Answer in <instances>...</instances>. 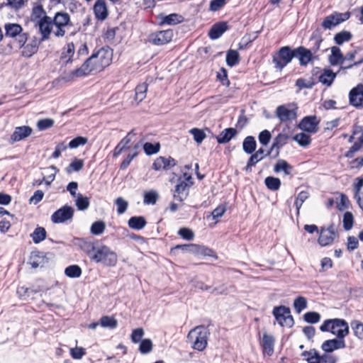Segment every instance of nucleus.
<instances>
[{"instance_id":"52","label":"nucleus","mask_w":363,"mask_h":363,"mask_svg":"<svg viewBox=\"0 0 363 363\" xmlns=\"http://www.w3.org/2000/svg\"><path fill=\"white\" fill-rule=\"evenodd\" d=\"M100 325L104 328L113 329L117 327L118 321L113 317L105 315L101 317Z\"/></svg>"},{"instance_id":"48","label":"nucleus","mask_w":363,"mask_h":363,"mask_svg":"<svg viewBox=\"0 0 363 363\" xmlns=\"http://www.w3.org/2000/svg\"><path fill=\"white\" fill-rule=\"evenodd\" d=\"M350 325L355 337L363 341V323L359 320H354L351 322Z\"/></svg>"},{"instance_id":"35","label":"nucleus","mask_w":363,"mask_h":363,"mask_svg":"<svg viewBox=\"0 0 363 363\" xmlns=\"http://www.w3.org/2000/svg\"><path fill=\"white\" fill-rule=\"evenodd\" d=\"M274 339L273 336L269 335L267 334H264L262 338V348L263 350L267 353V354L271 355L274 351Z\"/></svg>"},{"instance_id":"53","label":"nucleus","mask_w":363,"mask_h":363,"mask_svg":"<svg viewBox=\"0 0 363 363\" xmlns=\"http://www.w3.org/2000/svg\"><path fill=\"white\" fill-rule=\"evenodd\" d=\"M65 274L70 278H78L82 274V269L78 265H71L67 267L65 270Z\"/></svg>"},{"instance_id":"17","label":"nucleus","mask_w":363,"mask_h":363,"mask_svg":"<svg viewBox=\"0 0 363 363\" xmlns=\"http://www.w3.org/2000/svg\"><path fill=\"white\" fill-rule=\"evenodd\" d=\"M350 102L355 106L359 107L363 104V85L359 84L350 91Z\"/></svg>"},{"instance_id":"31","label":"nucleus","mask_w":363,"mask_h":363,"mask_svg":"<svg viewBox=\"0 0 363 363\" xmlns=\"http://www.w3.org/2000/svg\"><path fill=\"white\" fill-rule=\"evenodd\" d=\"M187 247L190 248V252H192L196 255H201L204 256H213V251L206 247L203 245H199L196 244H191V245L187 246Z\"/></svg>"},{"instance_id":"13","label":"nucleus","mask_w":363,"mask_h":363,"mask_svg":"<svg viewBox=\"0 0 363 363\" xmlns=\"http://www.w3.org/2000/svg\"><path fill=\"white\" fill-rule=\"evenodd\" d=\"M173 38L172 30H161L149 35V42L155 45H162L169 43Z\"/></svg>"},{"instance_id":"23","label":"nucleus","mask_w":363,"mask_h":363,"mask_svg":"<svg viewBox=\"0 0 363 363\" xmlns=\"http://www.w3.org/2000/svg\"><path fill=\"white\" fill-rule=\"evenodd\" d=\"M32 131V128L29 126L23 125L16 127L11 136V140L13 143L22 140L30 136Z\"/></svg>"},{"instance_id":"28","label":"nucleus","mask_w":363,"mask_h":363,"mask_svg":"<svg viewBox=\"0 0 363 363\" xmlns=\"http://www.w3.org/2000/svg\"><path fill=\"white\" fill-rule=\"evenodd\" d=\"M228 29V25L225 22L216 23L211 28L208 35L212 40L220 38L222 34Z\"/></svg>"},{"instance_id":"41","label":"nucleus","mask_w":363,"mask_h":363,"mask_svg":"<svg viewBox=\"0 0 363 363\" xmlns=\"http://www.w3.org/2000/svg\"><path fill=\"white\" fill-rule=\"evenodd\" d=\"M52 20L58 21V23L63 24L67 27H72V23L70 20V16L66 12H57Z\"/></svg>"},{"instance_id":"34","label":"nucleus","mask_w":363,"mask_h":363,"mask_svg":"<svg viewBox=\"0 0 363 363\" xmlns=\"http://www.w3.org/2000/svg\"><path fill=\"white\" fill-rule=\"evenodd\" d=\"M336 77V73L332 70L327 69H324L323 72L319 76V82L323 84L330 86Z\"/></svg>"},{"instance_id":"43","label":"nucleus","mask_w":363,"mask_h":363,"mask_svg":"<svg viewBox=\"0 0 363 363\" xmlns=\"http://www.w3.org/2000/svg\"><path fill=\"white\" fill-rule=\"evenodd\" d=\"M53 23V35L57 38L64 37L69 27L58 23V21L52 20Z\"/></svg>"},{"instance_id":"45","label":"nucleus","mask_w":363,"mask_h":363,"mask_svg":"<svg viewBox=\"0 0 363 363\" xmlns=\"http://www.w3.org/2000/svg\"><path fill=\"white\" fill-rule=\"evenodd\" d=\"M33 241L35 243H39L44 240L46 238V230L43 227H38L33 233L30 234Z\"/></svg>"},{"instance_id":"12","label":"nucleus","mask_w":363,"mask_h":363,"mask_svg":"<svg viewBox=\"0 0 363 363\" xmlns=\"http://www.w3.org/2000/svg\"><path fill=\"white\" fill-rule=\"evenodd\" d=\"M73 216V208L69 206H64L52 215L51 220L54 223H62L72 220Z\"/></svg>"},{"instance_id":"54","label":"nucleus","mask_w":363,"mask_h":363,"mask_svg":"<svg viewBox=\"0 0 363 363\" xmlns=\"http://www.w3.org/2000/svg\"><path fill=\"white\" fill-rule=\"evenodd\" d=\"M264 183L267 187L272 191H277L281 186V181L279 178L268 177L265 179Z\"/></svg>"},{"instance_id":"61","label":"nucleus","mask_w":363,"mask_h":363,"mask_svg":"<svg viewBox=\"0 0 363 363\" xmlns=\"http://www.w3.org/2000/svg\"><path fill=\"white\" fill-rule=\"evenodd\" d=\"M115 204L117 206V213L119 215L124 213L128 206V203L122 197H118L115 201Z\"/></svg>"},{"instance_id":"50","label":"nucleus","mask_w":363,"mask_h":363,"mask_svg":"<svg viewBox=\"0 0 363 363\" xmlns=\"http://www.w3.org/2000/svg\"><path fill=\"white\" fill-rule=\"evenodd\" d=\"M139 147L140 146L138 144L135 145L132 152L128 154L125 159L121 164V169H125L128 167L131 161L138 155V149L139 148Z\"/></svg>"},{"instance_id":"21","label":"nucleus","mask_w":363,"mask_h":363,"mask_svg":"<svg viewBox=\"0 0 363 363\" xmlns=\"http://www.w3.org/2000/svg\"><path fill=\"white\" fill-rule=\"evenodd\" d=\"M94 12L96 18L100 21L106 19L108 15L106 0H96L94 6Z\"/></svg>"},{"instance_id":"30","label":"nucleus","mask_w":363,"mask_h":363,"mask_svg":"<svg viewBox=\"0 0 363 363\" xmlns=\"http://www.w3.org/2000/svg\"><path fill=\"white\" fill-rule=\"evenodd\" d=\"M161 24L162 25H176L184 21L182 16L177 13H171L169 15H160Z\"/></svg>"},{"instance_id":"64","label":"nucleus","mask_w":363,"mask_h":363,"mask_svg":"<svg viewBox=\"0 0 363 363\" xmlns=\"http://www.w3.org/2000/svg\"><path fill=\"white\" fill-rule=\"evenodd\" d=\"M189 133L193 135L194 140L197 143H201L206 136L203 130L196 128L191 129Z\"/></svg>"},{"instance_id":"1","label":"nucleus","mask_w":363,"mask_h":363,"mask_svg":"<svg viewBox=\"0 0 363 363\" xmlns=\"http://www.w3.org/2000/svg\"><path fill=\"white\" fill-rule=\"evenodd\" d=\"M112 57L113 53L111 49L102 48L93 53L79 68L70 72L67 77L69 79H74L91 72H99L111 64Z\"/></svg>"},{"instance_id":"2","label":"nucleus","mask_w":363,"mask_h":363,"mask_svg":"<svg viewBox=\"0 0 363 363\" xmlns=\"http://www.w3.org/2000/svg\"><path fill=\"white\" fill-rule=\"evenodd\" d=\"M320 330L323 332H330L337 338L343 339L349 334L347 323L340 318L328 319L320 325Z\"/></svg>"},{"instance_id":"26","label":"nucleus","mask_w":363,"mask_h":363,"mask_svg":"<svg viewBox=\"0 0 363 363\" xmlns=\"http://www.w3.org/2000/svg\"><path fill=\"white\" fill-rule=\"evenodd\" d=\"M289 137L282 133H279L274 139L272 145L270 150L267 152V155H270L274 150H276L275 156L279 155V150L286 143Z\"/></svg>"},{"instance_id":"20","label":"nucleus","mask_w":363,"mask_h":363,"mask_svg":"<svg viewBox=\"0 0 363 363\" xmlns=\"http://www.w3.org/2000/svg\"><path fill=\"white\" fill-rule=\"evenodd\" d=\"M345 346L343 339L337 338L325 340L322 344L321 348L326 352H332L335 350L343 349Z\"/></svg>"},{"instance_id":"16","label":"nucleus","mask_w":363,"mask_h":363,"mask_svg":"<svg viewBox=\"0 0 363 363\" xmlns=\"http://www.w3.org/2000/svg\"><path fill=\"white\" fill-rule=\"evenodd\" d=\"M294 57L298 59L300 65L306 66L313 59V52L303 46L294 50Z\"/></svg>"},{"instance_id":"15","label":"nucleus","mask_w":363,"mask_h":363,"mask_svg":"<svg viewBox=\"0 0 363 363\" xmlns=\"http://www.w3.org/2000/svg\"><path fill=\"white\" fill-rule=\"evenodd\" d=\"M335 238V231L333 225L327 228H322L318 238V243L321 246H327L333 243Z\"/></svg>"},{"instance_id":"55","label":"nucleus","mask_w":363,"mask_h":363,"mask_svg":"<svg viewBox=\"0 0 363 363\" xmlns=\"http://www.w3.org/2000/svg\"><path fill=\"white\" fill-rule=\"evenodd\" d=\"M84 167V161L82 160H79L75 158L70 164L66 168V172L68 174L72 173V172H78L82 169Z\"/></svg>"},{"instance_id":"51","label":"nucleus","mask_w":363,"mask_h":363,"mask_svg":"<svg viewBox=\"0 0 363 363\" xmlns=\"http://www.w3.org/2000/svg\"><path fill=\"white\" fill-rule=\"evenodd\" d=\"M106 229V224L103 220L94 222L90 228L91 233L94 235L102 234Z\"/></svg>"},{"instance_id":"40","label":"nucleus","mask_w":363,"mask_h":363,"mask_svg":"<svg viewBox=\"0 0 363 363\" xmlns=\"http://www.w3.org/2000/svg\"><path fill=\"white\" fill-rule=\"evenodd\" d=\"M21 55L25 57H30L34 55L38 50V45L35 41L25 45L21 47Z\"/></svg>"},{"instance_id":"46","label":"nucleus","mask_w":363,"mask_h":363,"mask_svg":"<svg viewBox=\"0 0 363 363\" xmlns=\"http://www.w3.org/2000/svg\"><path fill=\"white\" fill-rule=\"evenodd\" d=\"M240 61L239 53L237 50H230L226 55V63L230 67L236 65Z\"/></svg>"},{"instance_id":"6","label":"nucleus","mask_w":363,"mask_h":363,"mask_svg":"<svg viewBox=\"0 0 363 363\" xmlns=\"http://www.w3.org/2000/svg\"><path fill=\"white\" fill-rule=\"evenodd\" d=\"M5 36L6 38H15L19 48L26 44L28 40V35L23 33V28L20 24L8 23L4 26Z\"/></svg>"},{"instance_id":"58","label":"nucleus","mask_w":363,"mask_h":363,"mask_svg":"<svg viewBox=\"0 0 363 363\" xmlns=\"http://www.w3.org/2000/svg\"><path fill=\"white\" fill-rule=\"evenodd\" d=\"M309 197V193L306 191H301L295 201V206L297 210V214H299L300 208H301L304 201Z\"/></svg>"},{"instance_id":"29","label":"nucleus","mask_w":363,"mask_h":363,"mask_svg":"<svg viewBox=\"0 0 363 363\" xmlns=\"http://www.w3.org/2000/svg\"><path fill=\"white\" fill-rule=\"evenodd\" d=\"M237 134V130L233 128H228L224 129L216 137L217 142L220 144H224L228 143L235 135Z\"/></svg>"},{"instance_id":"5","label":"nucleus","mask_w":363,"mask_h":363,"mask_svg":"<svg viewBox=\"0 0 363 363\" xmlns=\"http://www.w3.org/2000/svg\"><path fill=\"white\" fill-rule=\"evenodd\" d=\"M193 185L192 177L188 173H184L183 177H180L177 180L175 189L173 193V197L176 201L182 202L188 195L189 188Z\"/></svg>"},{"instance_id":"37","label":"nucleus","mask_w":363,"mask_h":363,"mask_svg":"<svg viewBox=\"0 0 363 363\" xmlns=\"http://www.w3.org/2000/svg\"><path fill=\"white\" fill-rule=\"evenodd\" d=\"M301 356L304 357L308 363H321L320 356L314 349L302 352Z\"/></svg>"},{"instance_id":"47","label":"nucleus","mask_w":363,"mask_h":363,"mask_svg":"<svg viewBox=\"0 0 363 363\" xmlns=\"http://www.w3.org/2000/svg\"><path fill=\"white\" fill-rule=\"evenodd\" d=\"M90 202L89 199L86 196H84L82 194H77V199L75 201V205L78 210L84 211L89 206Z\"/></svg>"},{"instance_id":"38","label":"nucleus","mask_w":363,"mask_h":363,"mask_svg":"<svg viewBox=\"0 0 363 363\" xmlns=\"http://www.w3.org/2000/svg\"><path fill=\"white\" fill-rule=\"evenodd\" d=\"M257 143L254 137L247 136L242 143V149L247 154H252L256 149Z\"/></svg>"},{"instance_id":"9","label":"nucleus","mask_w":363,"mask_h":363,"mask_svg":"<svg viewBox=\"0 0 363 363\" xmlns=\"http://www.w3.org/2000/svg\"><path fill=\"white\" fill-rule=\"evenodd\" d=\"M294 57V50H291L288 46L281 48L277 54L273 56V62L275 67L282 69Z\"/></svg>"},{"instance_id":"56","label":"nucleus","mask_w":363,"mask_h":363,"mask_svg":"<svg viewBox=\"0 0 363 363\" xmlns=\"http://www.w3.org/2000/svg\"><path fill=\"white\" fill-rule=\"evenodd\" d=\"M144 335V329L143 328H138L132 331L130 340L135 344L140 343L143 340Z\"/></svg>"},{"instance_id":"60","label":"nucleus","mask_w":363,"mask_h":363,"mask_svg":"<svg viewBox=\"0 0 363 363\" xmlns=\"http://www.w3.org/2000/svg\"><path fill=\"white\" fill-rule=\"evenodd\" d=\"M342 223L345 230H350L352 228L354 217L351 212L347 211L344 213Z\"/></svg>"},{"instance_id":"33","label":"nucleus","mask_w":363,"mask_h":363,"mask_svg":"<svg viewBox=\"0 0 363 363\" xmlns=\"http://www.w3.org/2000/svg\"><path fill=\"white\" fill-rule=\"evenodd\" d=\"M354 196L359 206L363 208V178H358L354 185Z\"/></svg>"},{"instance_id":"7","label":"nucleus","mask_w":363,"mask_h":363,"mask_svg":"<svg viewBox=\"0 0 363 363\" xmlns=\"http://www.w3.org/2000/svg\"><path fill=\"white\" fill-rule=\"evenodd\" d=\"M298 107L294 104L280 105L276 109V116L280 122L285 123L291 121L297 118Z\"/></svg>"},{"instance_id":"10","label":"nucleus","mask_w":363,"mask_h":363,"mask_svg":"<svg viewBox=\"0 0 363 363\" xmlns=\"http://www.w3.org/2000/svg\"><path fill=\"white\" fill-rule=\"evenodd\" d=\"M350 17V12L338 13L334 12L331 15L326 16L323 22L322 26L325 29H332L340 23L347 21Z\"/></svg>"},{"instance_id":"8","label":"nucleus","mask_w":363,"mask_h":363,"mask_svg":"<svg viewBox=\"0 0 363 363\" xmlns=\"http://www.w3.org/2000/svg\"><path fill=\"white\" fill-rule=\"evenodd\" d=\"M272 313L281 327L291 328L294 325V318L289 308L284 306L274 307Z\"/></svg>"},{"instance_id":"3","label":"nucleus","mask_w":363,"mask_h":363,"mask_svg":"<svg viewBox=\"0 0 363 363\" xmlns=\"http://www.w3.org/2000/svg\"><path fill=\"white\" fill-rule=\"evenodd\" d=\"M92 252L91 259L96 263L101 262L105 266L113 267L118 262L117 254L106 245L93 247Z\"/></svg>"},{"instance_id":"24","label":"nucleus","mask_w":363,"mask_h":363,"mask_svg":"<svg viewBox=\"0 0 363 363\" xmlns=\"http://www.w3.org/2000/svg\"><path fill=\"white\" fill-rule=\"evenodd\" d=\"M74 45L73 43H69L62 49L60 58V62L63 65H67L72 62V57L74 55Z\"/></svg>"},{"instance_id":"27","label":"nucleus","mask_w":363,"mask_h":363,"mask_svg":"<svg viewBox=\"0 0 363 363\" xmlns=\"http://www.w3.org/2000/svg\"><path fill=\"white\" fill-rule=\"evenodd\" d=\"M343 57L344 56L338 47L333 46L331 48V54L328 57L331 65H344Z\"/></svg>"},{"instance_id":"59","label":"nucleus","mask_w":363,"mask_h":363,"mask_svg":"<svg viewBox=\"0 0 363 363\" xmlns=\"http://www.w3.org/2000/svg\"><path fill=\"white\" fill-rule=\"evenodd\" d=\"M307 307V300L303 296H298L294 300V308L297 313H301Z\"/></svg>"},{"instance_id":"4","label":"nucleus","mask_w":363,"mask_h":363,"mask_svg":"<svg viewBox=\"0 0 363 363\" xmlns=\"http://www.w3.org/2000/svg\"><path fill=\"white\" fill-rule=\"evenodd\" d=\"M208 331L204 326H196L187 335V341L194 350L203 351L207 346Z\"/></svg>"},{"instance_id":"57","label":"nucleus","mask_w":363,"mask_h":363,"mask_svg":"<svg viewBox=\"0 0 363 363\" xmlns=\"http://www.w3.org/2000/svg\"><path fill=\"white\" fill-rule=\"evenodd\" d=\"M294 140L303 147L308 145L311 141V137L304 133H297L294 137Z\"/></svg>"},{"instance_id":"49","label":"nucleus","mask_w":363,"mask_h":363,"mask_svg":"<svg viewBox=\"0 0 363 363\" xmlns=\"http://www.w3.org/2000/svg\"><path fill=\"white\" fill-rule=\"evenodd\" d=\"M153 349V344L150 339H143L139 345L138 350L143 354L150 353Z\"/></svg>"},{"instance_id":"32","label":"nucleus","mask_w":363,"mask_h":363,"mask_svg":"<svg viewBox=\"0 0 363 363\" xmlns=\"http://www.w3.org/2000/svg\"><path fill=\"white\" fill-rule=\"evenodd\" d=\"M128 224L131 229L140 230L144 228L147 222L143 216H133L128 220Z\"/></svg>"},{"instance_id":"63","label":"nucleus","mask_w":363,"mask_h":363,"mask_svg":"<svg viewBox=\"0 0 363 363\" xmlns=\"http://www.w3.org/2000/svg\"><path fill=\"white\" fill-rule=\"evenodd\" d=\"M158 199V194L155 191H150L144 194V203L155 204Z\"/></svg>"},{"instance_id":"22","label":"nucleus","mask_w":363,"mask_h":363,"mask_svg":"<svg viewBox=\"0 0 363 363\" xmlns=\"http://www.w3.org/2000/svg\"><path fill=\"white\" fill-rule=\"evenodd\" d=\"M175 164L174 160L171 157H159L155 160L152 167L154 169L160 171L162 169H169Z\"/></svg>"},{"instance_id":"25","label":"nucleus","mask_w":363,"mask_h":363,"mask_svg":"<svg viewBox=\"0 0 363 363\" xmlns=\"http://www.w3.org/2000/svg\"><path fill=\"white\" fill-rule=\"evenodd\" d=\"M268 155L267 154L264 155V150L263 148H259L258 150L255 152L250 157L246 167H245V171L247 172H251L252 167L255 166L258 162L261 161L264 158L265 156Z\"/></svg>"},{"instance_id":"11","label":"nucleus","mask_w":363,"mask_h":363,"mask_svg":"<svg viewBox=\"0 0 363 363\" xmlns=\"http://www.w3.org/2000/svg\"><path fill=\"white\" fill-rule=\"evenodd\" d=\"M36 26L38 28L39 33L41 35L40 41H45L50 39V35L53 33V23L52 18L50 16H45L40 21L35 23Z\"/></svg>"},{"instance_id":"62","label":"nucleus","mask_w":363,"mask_h":363,"mask_svg":"<svg viewBox=\"0 0 363 363\" xmlns=\"http://www.w3.org/2000/svg\"><path fill=\"white\" fill-rule=\"evenodd\" d=\"M71 357L74 359H81L86 354V350L82 347H75L69 350Z\"/></svg>"},{"instance_id":"19","label":"nucleus","mask_w":363,"mask_h":363,"mask_svg":"<svg viewBox=\"0 0 363 363\" xmlns=\"http://www.w3.org/2000/svg\"><path fill=\"white\" fill-rule=\"evenodd\" d=\"M359 135V136L357 138V141L352 145V146L346 153L347 157H351L353 153L359 151L361 149L362 146H363V126H355L354 128L353 135Z\"/></svg>"},{"instance_id":"39","label":"nucleus","mask_w":363,"mask_h":363,"mask_svg":"<svg viewBox=\"0 0 363 363\" xmlns=\"http://www.w3.org/2000/svg\"><path fill=\"white\" fill-rule=\"evenodd\" d=\"M45 16H48L46 15L45 11L41 4H38L33 6L31 13L32 21L37 23Z\"/></svg>"},{"instance_id":"36","label":"nucleus","mask_w":363,"mask_h":363,"mask_svg":"<svg viewBox=\"0 0 363 363\" xmlns=\"http://www.w3.org/2000/svg\"><path fill=\"white\" fill-rule=\"evenodd\" d=\"M292 169L293 167L284 160H278L274 168L275 172H279L282 171L286 175L291 174Z\"/></svg>"},{"instance_id":"42","label":"nucleus","mask_w":363,"mask_h":363,"mask_svg":"<svg viewBox=\"0 0 363 363\" xmlns=\"http://www.w3.org/2000/svg\"><path fill=\"white\" fill-rule=\"evenodd\" d=\"M135 91V100L139 104L146 97L147 84L146 83H142L136 86Z\"/></svg>"},{"instance_id":"14","label":"nucleus","mask_w":363,"mask_h":363,"mask_svg":"<svg viewBox=\"0 0 363 363\" xmlns=\"http://www.w3.org/2000/svg\"><path fill=\"white\" fill-rule=\"evenodd\" d=\"M319 122L315 116H306L301 121L298 128L303 131L315 133L318 130Z\"/></svg>"},{"instance_id":"44","label":"nucleus","mask_w":363,"mask_h":363,"mask_svg":"<svg viewBox=\"0 0 363 363\" xmlns=\"http://www.w3.org/2000/svg\"><path fill=\"white\" fill-rule=\"evenodd\" d=\"M352 38V35L350 31L342 30L336 33L334 36V40L336 44L342 45L345 42L350 41Z\"/></svg>"},{"instance_id":"18","label":"nucleus","mask_w":363,"mask_h":363,"mask_svg":"<svg viewBox=\"0 0 363 363\" xmlns=\"http://www.w3.org/2000/svg\"><path fill=\"white\" fill-rule=\"evenodd\" d=\"M135 135L133 130L130 131L125 137H124L116 146L113 151V157H117L122 152L127 150L129 148V144L132 140V136Z\"/></svg>"}]
</instances>
